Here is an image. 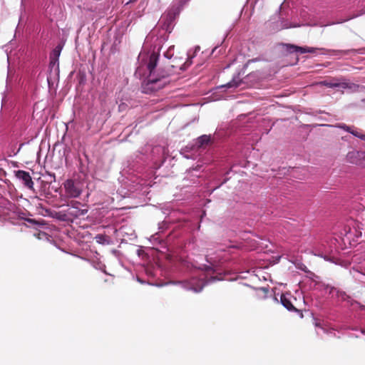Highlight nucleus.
I'll list each match as a JSON object with an SVG mask.
<instances>
[{
    "mask_svg": "<svg viewBox=\"0 0 365 365\" xmlns=\"http://www.w3.org/2000/svg\"><path fill=\"white\" fill-rule=\"evenodd\" d=\"M207 269H211L210 267H207Z\"/></svg>",
    "mask_w": 365,
    "mask_h": 365,
    "instance_id": "obj_36",
    "label": "nucleus"
},
{
    "mask_svg": "<svg viewBox=\"0 0 365 365\" xmlns=\"http://www.w3.org/2000/svg\"><path fill=\"white\" fill-rule=\"evenodd\" d=\"M302 269L303 271H304L305 272H307V267H306V266H304V268H302Z\"/></svg>",
    "mask_w": 365,
    "mask_h": 365,
    "instance_id": "obj_30",
    "label": "nucleus"
},
{
    "mask_svg": "<svg viewBox=\"0 0 365 365\" xmlns=\"http://www.w3.org/2000/svg\"><path fill=\"white\" fill-rule=\"evenodd\" d=\"M351 304H356L359 306V307L361 310H365V305L361 304L360 302H359L357 301L352 300Z\"/></svg>",
    "mask_w": 365,
    "mask_h": 365,
    "instance_id": "obj_22",
    "label": "nucleus"
},
{
    "mask_svg": "<svg viewBox=\"0 0 365 365\" xmlns=\"http://www.w3.org/2000/svg\"><path fill=\"white\" fill-rule=\"evenodd\" d=\"M173 46H170V48L167 50L166 52L164 53V56L168 59H170L173 56V52L172 51Z\"/></svg>",
    "mask_w": 365,
    "mask_h": 365,
    "instance_id": "obj_17",
    "label": "nucleus"
},
{
    "mask_svg": "<svg viewBox=\"0 0 365 365\" xmlns=\"http://www.w3.org/2000/svg\"><path fill=\"white\" fill-rule=\"evenodd\" d=\"M311 274L314 277L312 279V281L314 282V286L317 289L319 290H329V292L331 290V287H334L333 286L329 285V284H326L323 282L318 281L319 277L315 275L314 273H311Z\"/></svg>",
    "mask_w": 365,
    "mask_h": 365,
    "instance_id": "obj_12",
    "label": "nucleus"
},
{
    "mask_svg": "<svg viewBox=\"0 0 365 365\" xmlns=\"http://www.w3.org/2000/svg\"><path fill=\"white\" fill-rule=\"evenodd\" d=\"M210 135H202L196 139L195 145L197 148H201L205 145H207L210 141Z\"/></svg>",
    "mask_w": 365,
    "mask_h": 365,
    "instance_id": "obj_15",
    "label": "nucleus"
},
{
    "mask_svg": "<svg viewBox=\"0 0 365 365\" xmlns=\"http://www.w3.org/2000/svg\"><path fill=\"white\" fill-rule=\"evenodd\" d=\"M168 37V34L165 36H163V41L167 40Z\"/></svg>",
    "mask_w": 365,
    "mask_h": 365,
    "instance_id": "obj_29",
    "label": "nucleus"
},
{
    "mask_svg": "<svg viewBox=\"0 0 365 365\" xmlns=\"http://www.w3.org/2000/svg\"><path fill=\"white\" fill-rule=\"evenodd\" d=\"M159 58V48L157 51H152L148 56L147 68L149 75L142 84V90L145 93H151L163 88L168 82L170 71L156 69Z\"/></svg>",
    "mask_w": 365,
    "mask_h": 365,
    "instance_id": "obj_1",
    "label": "nucleus"
},
{
    "mask_svg": "<svg viewBox=\"0 0 365 365\" xmlns=\"http://www.w3.org/2000/svg\"><path fill=\"white\" fill-rule=\"evenodd\" d=\"M54 53L56 56H59L60 54V51H57L56 49L54 51Z\"/></svg>",
    "mask_w": 365,
    "mask_h": 365,
    "instance_id": "obj_27",
    "label": "nucleus"
},
{
    "mask_svg": "<svg viewBox=\"0 0 365 365\" xmlns=\"http://www.w3.org/2000/svg\"><path fill=\"white\" fill-rule=\"evenodd\" d=\"M192 63V61L187 60L183 65L180 66V70L185 71L187 66H189Z\"/></svg>",
    "mask_w": 365,
    "mask_h": 365,
    "instance_id": "obj_21",
    "label": "nucleus"
},
{
    "mask_svg": "<svg viewBox=\"0 0 365 365\" xmlns=\"http://www.w3.org/2000/svg\"><path fill=\"white\" fill-rule=\"evenodd\" d=\"M346 160L350 163L365 167V152L351 150L347 153Z\"/></svg>",
    "mask_w": 365,
    "mask_h": 365,
    "instance_id": "obj_5",
    "label": "nucleus"
},
{
    "mask_svg": "<svg viewBox=\"0 0 365 365\" xmlns=\"http://www.w3.org/2000/svg\"><path fill=\"white\" fill-rule=\"evenodd\" d=\"M47 81H48V83L50 84V78L48 77L47 78Z\"/></svg>",
    "mask_w": 365,
    "mask_h": 365,
    "instance_id": "obj_31",
    "label": "nucleus"
},
{
    "mask_svg": "<svg viewBox=\"0 0 365 365\" xmlns=\"http://www.w3.org/2000/svg\"><path fill=\"white\" fill-rule=\"evenodd\" d=\"M365 14V11H362V12H361L360 14H356V15H353V16H349V17H348L347 19H344V20H342V21H338L337 23H338V24H340V23H342V22H344V21H349V20H350V19H354V18H356V17H357V16H361V15H362V14Z\"/></svg>",
    "mask_w": 365,
    "mask_h": 365,
    "instance_id": "obj_20",
    "label": "nucleus"
},
{
    "mask_svg": "<svg viewBox=\"0 0 365 365\" xmlns=\"http://www.w3.org/2000/svg\"><path fill=\"white\" fill-rule=\"evenodd\" d=\"M329 51L332 53L334 55H337V54L347 55V54H349L350 53L355 52L356 51L354 49H351V50H329Z\"/></svg>",
    "mask_w": 365,
    "mask_h": 365,
    "instance_id": "obj_16",
    "label": "nucleus"
},
{
    "mask_svg": "<svg viewBox=\"0 0 365 365\" xmlns=\"http://www.w3.org/2000/svg\"><path fill=\"white\" fill-rule=\"evenodd\" d=\"M329 294H332V297L335 295L336 298L344 302H351L352 301L351 297L348 295L346 292L341 290L335 287L331 288Z\"/></svg>",
    "mask_w": 365,
    "mask_h": 365,
    "instance_id": "obj_10",
    "label": "nucleus"
},
{
    "mask_svg": "<svg viewBox=\"0 0 365 365\" xmlns=\"http://www.w3.org/2000/svg\"><path fill=\"white\" fill-rule=\"evenodd\" d=\"M29 222H34L35 221H34V220H29Z\"/></svg>",
    "mask_w": 365,
    "mask_h": 365,
    "instance_id": "obj_32",
    "label": "nucleus"
},
{
    "mask_svg": "<svg viewBox=\"0 0 365 365\" xmlns=\"http://www.w3.org/2000/svg\"><path fill=\"white\" fill-rule=\"evenodd\" d=\"M140 282L143 283V282L142 280L138 279Z\"/></svg>",
    "mask_w": 365,
    "mask_h": 365,
    "instance_id": "obj_37",
    "label": "nucleus"
},
{
    "mask_svg": "<svg viewBox=\"0 0 365 365\" xmlns=\"http://www.w3.org/2000/svg\"><path fill=\"white\" fill-rule=\"evenodd\" d=\"M319 84L323 85L327 88H335L338 91L344 92V90L349 91L350 92L356 91L359 88V85L354 83L348 80L333 78L331 80H325L321 81Z\"/></svg>",
    "mask_w": 365,
    "mask_h": 365,
    "instance_id": "obj_3",
    "label": "nucleus"
},
{
    "mask_svg": "<svg viewBox=\"0 0 365 365\" xmlns=\"http://www.w3.org/2000/svg\"><path fill=\"white\" fill-rule=\"evenodd\" d=\"M81 203L77 201H73L68 205L67 214L73 217H79L86 215L88 212L86 209H81Z\"/></svg>",
    "mask_w": 365,
    "mask_h": 365,
    "instance_id": "obj_7",
    "label": "nucleus"
},
{
    "mask_svg": "<svg viewBox=\"0 0 365 365\" xmlns=\"http://www.w3.org/2000/svg\"><path fill=\"white\" fill-rule=\"evenodd\" d=\"M358 279L364 284V287H365V275L360 274V277H359Z\"/></svg>",
    "mask_w": 365,
    "mask_h": 365,
    "instance_id": "obj_24",
    "label": "nucleus"
},
{
    "mask_svg": "<svg viewBox=\"0 0 365 365\" xmlns=\"http://www.w3.org/2000/svg\"><path fill=\"white\" fill-rule=\"evenodd\" d=\"M144 57H145V55H144L143 53H140L139 54L138 58H139V59H140V58H142V59L143 60V59H144Z\"/></svg>",
    "mask_w": 365,
    "mask_h": 365,
    "instance_id": "obj_26",
    "label": "nucleus"
},
{
    "mask_svg": "<svg viewBox=\"0 0 365 365\" xmlns=\"http://www.w3.org/2000/svg\"><path fill=\"white\" fill-rule=\"evenodd\" d=\"M179 12L180 11L178 8L172 7L169 9L161 16L158 21L159 28L165 33H171L174 26L175 19Z\"/></svg>",
    "mask_w": 365,
    "mask_h": 365,
    "instance_id": "obj_4",
    "label": "nucleus"
},
{
    "mask_svg": "<svg viewBox=\"0 0 365 365\" xmlns=\"http://www.w3.org/2000/svg\"><path fill=\"white\" fill-rule=\"evenodd\" d=\"M300 25L299 24H294L288 22L287 20H284V19H281L279 21L277 22V24L275 27L277 30H282L284 29H289V28H295L299 27Z\"/></svg>",
    "mask_w": 365,
    "mask_h": 365,
    "instance_id": "obj_13",
    "label": "nucleus"
},
{
    "mask_svg": "<svg viewBox=\"0 0 365 365\" xmlns=\"http://www.w3.org/2000/svg\"><path fill=\"white\" fill-rule=\"evenodd\" d=\"M287 51L293 53H315L317 50H324V48H318L314 47H308V46H299L294 44H286Z\"/></svg>",
    "mask_w": 365,
    "mask_h": 365,
    "instance_id": "obj_9",
    "label": "nucleus"
},
{
    "mask_svg": "<svg viewBox=\"0 0 365 365\" xmlns=\"http://www.w3.org/2000/svg\"><path fill=\"white\" fill-rule=\"evenodd\" d=\"M220 279V278H217L216 277H210L209 279L205 280V276L202 274L200 278L192 277L189 280L180 281L177 283L180 284L182 287L185 289L200 292L207 284Z\"/></svg>",
    "mask_w": 365,
    "mask_h": 365,
    "instance_id": "obj_2",
    "label": "nucleus"
},
{
    "mask_svg": "<svg viewBox=\"0 0 365 365\" xmlns=\"http://www.w3.org/2000/svg\"><path fill=\"white\" fill-rule=\"evenodd\" d=\"M158 225H159V227H158L159 230L161 231H163L167 227V222L163 221V222L159 223Z\"/></svg>",
    "mask_w": 365,
    "mask_h": 365,
    "instance_id": "obj_23",
    "label": "nucleus"
},
{
    "mask_svg": "<svg viewBox=\"0 0 365 365\" xmlns=\"http://www.w3.org/2000/svg\"><path fill=\"white\" fill-rule=\"evenodd\" d=\"M15 176L22 182L25 187L34 190V182L29 172L19 170L15 171Z\"/></svg>",
    "mask_w": 365,
    "mask_h": 365,
    "instance_id": "obj_8",
    "label": "nucleus"
},
{
    "mask_svg": "<svg viewBox=\"0 0 365 365\" xmlns=\"http://www.w3.org/2000/svg\"><path fill=\"white\" fill-rule=\"evenodd\" d=\"M136 0H130V2H134Z\"/></svg>",
    "mask_w": 365,
    "mask_h": 365,
    "instance_id": "obj_35",
    "label": "nucleus"
},
{
    "mask_svg": "<svg viewBox=\"0 0 365 365\" xmlns=\"http://www.w3.org/2000/svg\"><path fill=\"white\" fill-rule=\"evenodd\" d=\"M242 83V80L240 77L239 74H237L233 76L232 79L228 82L227 84L222 86V87L231 88H237Z\"/></svg>",
    "mask_w": 365,
    "mask_h": 365,
    "instance_id": "obj_14",
    "label": "nucleus"
},
{
    "mask_svg": "<svg viewBox=\"0 0 365 365\" xmlns=\"http://www.w3.org/2000/svg\"><path fill=\"white\" fill-rule=\"evenodd\" d=\"M48 175L51 178V182L53 181L55 182L56 181V176H55V174L54 173H48Z\"/></svg>",
    "mask_w": 365,
    "mask_h": 365,
    "instance_id": "obj_25",
    "label": "nucleus"
},
{
    "mask_svg": "<svg viewBox=\"0 0 365 365\" xmlns=\"http://www.w3.org/2000/svg\"><path fill=\"white\" fill-rule=\"evenodd\" d=\"M349 133H351L352 135H354V136L358 137V138L365 140V135L361 134L359 132H358L356 130H351V132H349Z\"/></svg>",
    "mask_w": 365,
    "mask_h": 365,
    "instance_id": "obj_18",
    "label": "nucleus"
},
{
    "mask_svg": "<svg viewBox=\"0 0 365 365\" xmlns=\"http://www.w3.org/2000/svg\"><path fill=\"white\" fill-rule=\"evenodd\" d=\"M337 128H341L347 132H351V128L344 123H340L336 125Z\"/></svg>",
    "mask_w": 365,
    "mask_h": 365,
    "instance_id": "obj_19",
    "label": "nucleus"
},
{
    "mask_svg": "<svg viewBox=\"0 0 365 365\" xmlns=\"http://www.w3.org/2000/svg\"><path fill=\"white\" fill-rule=\"evenodd\" d=\"M66 195L70 197H78L81 194V190L78 183L73 180H67L64 183Z\"/></svg>",
    "mask_w": 365,
    "mask_h": 365,
    "instance_id": "obj_6",
    "label": "nucleus"
},
{
    "mask_svg": "<svg viewBox=\"0 0 365 365\" xmlns=\"http://www.w3.org/2000/svg\"><path fill=\"white\" fill-rule=\"evenodd\" d=\"M281 304L289 311H297V309L292 304L289 294H282L280 296Z\"/></svg>",
    "mask_w": 365,
    "mask_h": 365,
    "instance_id": "obj_11",
    "label": "nucleus"
},
{
    "mask_svg": "<svg viewBox=\"0 0 365 365\" xmlns=\"http://www.w3.org/2000/svg\"><path fill=\"white\" fill-rule=\"evenodd\" d=\"M196 51L200 50V46H197L195 48Z\"/></svg>",
    "mask_w": 365,
    "mask_h": 365,
    "instance_id": "obj_34",
    "label": "nucleus"
},
{
    "mask_svg": "<svg viewBox=\"0 0 365 365\" xmlns=\"http://www.w3.org/2000/svg\"><path fill=\"white\" fill-rule=\"evenodd\" d=\"M102 237H103L102 235H98V236L96 237V238H101Z\"/></svg>",
    "mask_w": 365,
    "mask_h": 365,
    "instance_id": "obj_33",
    "label": "nucleus"
},
{
    "mask_svg": "<svg viewBox=\"0 0 365 365\" xmlns=\"http://www.w3.org/2000/svg\"><path fill=\"white\" fill-rule=\"evenodd\" d=\"M361 333H362L363 334H364V335H365V329H361Z\"/></svg>",
    "mask_w": 365,
    "mask_h": 365,
    "instance_id": "obj_28",
    "label": "nucleus"
}]
</instances>
